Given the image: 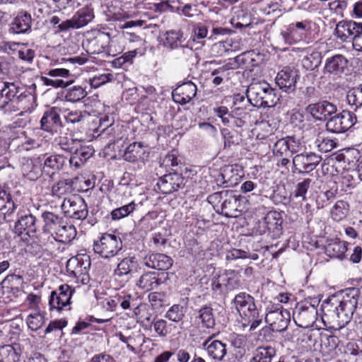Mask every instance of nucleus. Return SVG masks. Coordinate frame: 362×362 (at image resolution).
Returning <instances> with one entry per match:
<instances>
[{
	"mask_svg": "<svg viewBox=\"0 0 362 362\" xmlns=\"http://www.w3.org/2000/svg\"><path fill=\"white\" fill-rule=\"evenodd\" d=\"M361 30H362V23L343 20L337 24L334 35L342 41H346L348 39H351L353 41Z\"/></svg>",
	"mask_w": 362,
	"mask_h": 362,
	"instance_id": "nucleus-13",
	"label": "nucleus"
},
{
	"mask_svg": "<svg viewBox=\"0 0 362 362\" xmlns=\"http://www.w3.org/2000/svg\"><path fill=\"white\" fill-rule=\"evenodd\" d=\"M185 316L183 306L175 304L171 306L165 313V317L173 322H179L182 320Z\"/></svg>",
	"mask_w": 362,
	"mask_h": 362,
	"instance_id": "nucleus-49",
	"label": "nucleus"
},
{
	"mask_svg": "<svg viewBox=\"0 0 362 362\" xmlns=\"http://www.w3.org/2000/svg\"><path fill=\"white\" fill-rule=\"evenodd\" d=\"M42 218L44 221L43 230L45 233H49L52 236L57 230L60 225L64 221L62 216L50 211H45L42 214Z\"/></svg>",
	"mask_w": 362,
	"mask_h": 362,
	"instance_id": "nucleus-32",
	"label": "nucleus"
},
{
	"mask_svg": "<svg viewBox=\"0 0 362 362\" xmlns=\"http://www.w3.org/2000/svg\"><path fill=\"white\" fill-rule=\"evenodd\" d=\"M75 264L76 265V267L75 270L72 272L75 276L77 274H83L87 272L86 267L83 268V264L80 262V260L78 257L70 259L68 261V267L74 266Z\"/></svg>",
	"mask_w": 362,
	"mask_h": 362,
	"instance_id": "nucleus-59",
	"label": "nucleus"
},
{
	"mask_svg": "<svg viewBox=\"0 0 362 362\" xmlns=\"http://www.w3.org/2000/svg\"><path fill=\"white\" fill-rule=\"evenodd\" d=\"M87 95L86 90L80 86H74L65 90V98L67 101L76 103L84 98Z\"/></svg>",
	"mask_w": 362,
	"mask_h": 362,
	"instance_id": "nucleus-44",
	"label": "nucleus"
},
{
	"mask_svg": "<svg viewBox=\"0 0 362 362\" xmlns=\"http://www.w3.org/2000/svg\"><path fill=\"white\" fill-rule=\"evenodd\" d=\"M197 324H202L203 327L213 328L215 325V319L212 308L209 306H204L199 310V315L196 317Z\"/></svg>",
	"mask_w": 362,
	"mask_h": 362,
	"instance_id": "nucleus-37",
	"label": "nucleus"
},
{
	"mask_svg": "<svg viewBox=\"0 0 362 362\" xmlns=\"http://www.w3.org/2000/svg\"><path fill=\"white\" fill-rule=\"evenodd\" d=\"M14 230L18 235L23 233L29 236L33 235L36 232V218L30 213L21 214L15 223Z\"/></svg>",
	"mask_w": 362,
	"mask_h": 362,
	"instance_id": "nucleus-25",
	"label": "nucleus"
},
{
	"mask_svg": "<svg viewBox=\"0 0 362 362\" xmlns=\"http://www.w3.org/2000/svg\"><path fill=\"white\" fill-rule=\"evenodd\" d=\"M197 94V86L192 82L185 83L172 92V97L176 103L185 105L192 100Z\"/></svg>",
	"mask_w": 362,
	"mask_h": 362,
	"instance_id": "nucleus-19",
	"label": "nucleus"
},
{
	"mask_svg": "<svg viewBox=\"0 0 362 362\" xmlns=\"http://www.w3.org/2000/svg\"><path fill=\"white\" fill-rule=\"evenodd\" d=\"M86 114L85 112H83L79 110H69L64 117L67 122L75 124L83 120Z\"/></svg>",
	"mask_w": 362,
	"mask_h": 362,
	"instance_id": "nucleus-56",
	"label": "nucleus"
},
{
	"mask_svg": "<svg viewBox=\"0 0 362 362\" xmlns=\"http://www.w3.org/2000/svg\"><path fill=\"white\" fill-rule=\"evenodd\" d=\"M221 42L227 52L240 50V45L237 40L227 39L224 41H221Z\"/></svg>",
	"mask_w": 362,
	"mask_h": 362,
	"instance_id": "nucleus-60",
	"label": "nucleus"
},
{
	"mask_svg": "<svg viewBox=\"0 0 362 362\" xmlns=\"http://www.w3.org/2000/svg\"><path fill=\"white\" fill-rule=\"evenodd\" d=\"M318 150L320 152L327 153L337 147V143L335 139L325 136L323 134L319 133L315 141Z\"/></svg>",
	"mask_w": 362,
	"mask_h": 362,
	"instance_id": "nucleus-42",
	"label": "nucleus"
},
{
	"mask_svg": "<svg viewBox=\"0 0 362 362\" xmlns=\"http://www.w3.org/2000/svg\"><path fill=\"white\" fill-rule=\"evenodd\" d=\"M194 35L196 36L197 38L203 39L206 37L208 30H207L206 26L204 25V24L198 23L195 26V28L194 29Z\"/></svg>",
	"mask_w": 362,
	"mask_h": 362,
	"instance_id": "nucleus-64",
	"label": "nucleus"
},
{
	"mask_svg": "<svg viewBox=\"0 0 362 362\" xmlns=\"http://www.w3.org/2000/svg\"><path fill=\"white\" fill-rule=\"evenodd\" d=\"M122 249V242L120 238L115 235L103 234L93 243L94 252L105 259L116 256Z\"/></svg>",
	"mask_w": 362,
	"mask_h": 362,
	"instance_id": "nucleus-5",
	"label": "nucleus"
},
{
	"mask_svg": "<svg viewBox=\"0 0 362 362\" xmlns=\"http://www.w3.org/2000/svg\"><path fill=\"white\" fill-rule=\"evenodd\" d=\"M235 308L240 314L243 327L249 326V330H255L262 322L263 315H259L255 299L245 292L236 295L233 299Z\"/></svg>",
	"mask_w": 362,
	"mask_h": 362,
	"instance_id": "nucleus-2",
	"label": "nucleus"
},
{
	"mask_svg": "<svg viewBox=\"0 0 362 362\" xmlns=\"http://www.w3.org/2000/svg\"><path fill=\"white\" fill-rule=\"evenodd\" d=\"M183 181V178L177 173L168 174L159 179L157 186L163 194H170L182 187Z\"/></svg>",
	"mask_w": 362,
	"mask_h": 362,
	"instance_id": "nucleus-21",
	"label": "nucleus"
},
{
	"mask_svg": "<svg viewBox=\"0 0 362 362\" xmlns=\"http://www.w3.org/2000/svg\"><path fill=\"white\" fill-rule=\"evenodd\" d=\"M138 266L135 257H124L117 264L114 274L119 277L129 278L134 272H136Z\"/></svg>",
	"mask_w": 362,
	"mask_h": 362,
	"instance_id": "nucleus-29",
	"label": "nucleus"
},
{
	"mask_svg": "<svg viewBox=\"0 0 362 362\" xmlns=\"http://www.w3.org/2000/svg\"><path fill=\"white\" fill-rule=\"evenodd\" d=\"M250 103L257 107H273L279 100L275 90L265 81L252 83L247 89Z\"/></svg>",
	"mask_w": 362,
	"mask_h": 362,
	"instance_id": "nucleus-3",
	"label": "nucleus"
},
{
	"mask_svg": "<svg viewBox=\"0 0 362 362\" xmlns=\"http://www.w3.org/2000/svg\"><path fill=\"white\" fill-rule=\"evenodd\" d=\"M297 151L298 144L293 136L279 139L272 148L274 157H292Z\"/></svg>",
	"mask_w": 362,
	"mask_h": 362,
	"instance_id": "nucleus-16",
	"label": "nucleus"
},
{
	"mask_svg": "<svg viewBox=\"0 0 362 362\" xmlns=\"http://www.w3.org/2000/svg\"><path fill=\"white\" fill-rule=\"evenodd\" d=\"M26 322L30 329L37 330L43 325L45 322L44 317L41 313L35 312L34 313H31L28 316Z\"/></svg>",
	"mask_w": 362,
	"mask_h": 362,
	"instance_id": "nucleus-50",
	"label": "nucleus"
},
{
	"mask_svg": "<svg viewBox=\"0 0 362 362\" xmlns=\"http://www.w3.org/2000/svg\"><path fill=\"white\" fill-rule=\"evenodd\" d=\"M72 290L69 285L64 284L59 287L57 291L51 293L49 303L50 308L61 310L70 305Z\"/></svg>",
	"mask_w": 362,
	"mask_h": 362,
	"instance_id": "nucleus-12",
	"label": "nucleus"
},
{
	"mask_svg": "<svg viewBox=\"0 0 362 362\" xmlns=\"http://www.w3.org/2000/svg\"><path fill=\"white\" fill-rule=\"evenodd\" d=\"M143 153V144L141 142H134L126 148L123 158L128 162H135L141 158Z\"/></svg>",
	"mask_w": 362,
	"mask_h": 362,
	"instance_id": "nucleus-39",
	"label": "nucleus"
},
{
	"mask_svg": "<svg viewBox=\"0 0 362 362\" xmlns=\"http://www.w3.org/2000/svg\"><path fill=\"white\" fill-rule=\"evenodd\" d=\"M210 202H217L216 210L228 218H236L241 214L240 209V196L236 195L232 190H223L214 193L209 197Z\"/></svg>",
	"mask_w": 362,
	"mask_h": 362,
	"instance_id": "nucleus-4",
	"label": "nucleus"
},
{
	"mask_svg": "<svg viewBox=\"0 0 362 362\" xmlns=\"http://www.w3.org/2000/svg\"><path fill=\"white\" fill-rule=\"evenodd\" d=\"M356 122V115L348 110H343L327 120L326 129L328 132L339 134L349 129Z\"/></svg>",
	"mask_w": 362,
	"mask_h": 362,
	"instance_id": "nucleus-7",
	"label": "nucleus"
},
{
	"mask_svg": "<svg viewBox=\"0 0 362 362\" xmlns=\"http://www.w3.org/2000/svg\"><path fill=\"white\" fill-rule=\"evenodd\" d=\"M23 176L30 180H36L40 177L42 172L32 160H27L22 167Z\"/></svg>",
	"mask_w": 362,
	"mask_h": 362,
	"instance_id": "nucleus-41",
	"label": "nucleus"
},
{
	"mask_svg": "<svg viewBox=\"0 0 362 362\" xmlns=\"http://www.w3.org/2000/svg\"><path fill=\"white\" fill-rule=\"evenodd\" d=\"M76 235V230L74 226L64 221L52 237L55 240L65 243L71 242Z\"/></svg>",
	"mask_w": 362,
	"mask_h": 362,
	"instance_id": "nucleus-33",
	"label": "nucleus"
},
{
	"mask_svg": "<svg viewBox=\"0 0 362 362\" xmlns=\"http://www.w3.org/2000/svg\"><path fill=\"white\" fill-rule=\"evenodd\" d=\"M277 214L276 212H269L264 218V223L266 225V228L269 230H274L279 225Z\"/></svg>",
	"mask_w": 362,
	"mask_h": 362,
	"instance_id": "nucleus-55",
	"label": "nucleus"
},
{
	"mask_svg": "<svg viewBox=\"0 0 362 362\" xmlns=\"http://www.w3.org/2000/svg\"><path fill=\"white\" fill-rule=\"evenodd\" d=\"M136 285L141 289L149 291L160 285V280L155 272H146L138 280Z\"/></svg>",
	"mask_w": 362,
	"mask_h": 362,
	"instance_id": "nucleus-35",
	"label": "nucleus"
},
{
	"mask_svg": "<svg viewBox=\"0 0 362 362\" xmlns=\"http://www.w3.org/2000/svg\"><path fill=\"white\" fill-rule=\"evenodd\" d=\"M244 257H245V250L233 249L227 252L226 259L227 260H233L237 259H244Z\"/></svg>",
	"mask_w": 362,
	"mask_h": 362,
	"instance_id": "nucleus-61",
	"label": "nucleus"
},
{
	"mask_svg": "<svg viewBox=\"0 0 362 362\" xmlns=\"http://www.w3.org/2000/svg\"><path fill=\"white\" fill-rule=\"evenodd\" d=\"M185 39L183 38V33L182 31L169 30L165 33L163 45L170 49L181 47L183 50L187 49L189 52L192 53V50L191 49L182 45Z\"/></svg>",
	"mask_w": 362,
	"mask_h": 362,
	"instance_id": "nucleus-30",
	"label": "nucleus"
},
{
	"mask_svg": "<svg viewBox=\"0 0 362 362\" xmlns=\"http://www.w3.org/2000/svg\"><path fill=\"white\" fill-rule=\"evenodd\" d=\"M224 140V148L230 147L232 144H238L239 138L236 132H231L228 129L221 130Z\"/></svg>",
	"mask_w": 362,
	"mask_h": 362,
	"instance_id": "nucleus-53",
	"label": "nucleus"
},
{
	"mask_svg": "<svg viewBox=\"0 0 362 362\" xmlns=\"http://www.w3.org/2000/svg\"><path fill=\"white\" fill-rule=\"evenodd\" d=\"M62 209L68 216L72 218L83 220L88 216V207L81 197L64 199Z\"/></svg>",
	"mask_w": 362,
	"mask_h": 362,
	"instance_id": "nucleus-9",
	"label": "nucleus"
},
{
	"mask_svg": "<svg viewBox=\"0 0 362 362\" xmlns=\"http://www.w3.org/2000/svg\"><path fill=\"white\" fill-rule=\"evenodd\" d=\"M298 74L288 67L284 68L277 74L275 81L283 91L291 93L295 90Z\"/></svg>",
	"mask_w": 362,
	"mask_h": 362,
	"instance_id": "nucleus-18",
	"label": "nucleus"
},
{
	"mask_svg": "<svg viewBox=\"0 0 362 362\" xmlns=\"http://www.w3.org/2000/svg\"><path fill=\"white\" fill-rule=\"evenodd\" d=\"M136 204L134 202L125 204L121 207L115 209L112 211L111 216L113 220H119L122 218L126 217L135 209Z\"/></svg>",
	"mask_w": 362,
	"mask_h": 362,
	"instance_id": "nucleus-47",
	"label": "nucleus"
},
{
	"mask_svg": "<svg viewBox=\"0 0 362 362\" xmlns=\"http://www.w3.org/2000/svg\"><path fill=\"white\" fill-rule=\"evenodd\" d=\"M310 21H297L288 25L287 33L284 36L286 41L291 40L294 42H298L303 40L305 37L307 33L310 32Z\"/></svg>",
	"mask_w": 362,
	"mask_h": 362,
	"instance_id": "nucleus-17",
	"label": "nucleus"
},
{
	"mask_svg": "<svg viewBox=\"0 0 362 362\" xmlns=\"http://www.w3.org/2000/svg\"><path fill=\"white\" fill-rule=\"evenodd\" d=\"M40 124L42 129L45 131L57 132L62 127V122L57 108L52 107L49 111L45 112L40 120Z\"/></svg>",
	"mask_w": 362,
	"mask_h": 362,
	"instance_id": "nucleus-27",
	"label": "nucleus"
},
{
	"mask_svg": "<svg viewBox=\"0 0 362 362\" xmlns=\"http://www.w3.org/2000/svg\"><path fill=\"white\" fill-rule=\"evenodd\" d=\"M71 192L69 180H60L52 187V193L57 197Z\"/></svg>",
	"mask_w": 362,
	"mask_h": 362,
	"instance_id": "nucleus-51",
	"label": "nucleus"
},
{
	"mask_svg": "<svg viewBox=\"0 0 362 362\" xmlns=\"http://www.w3.org/2000/svg\"><path fill=\"white\" fill-rule=\"evenodd\" d=\"M8 90H4L2 89L0 90V109L4 110L6 106L9 104V103L14 98V97L18 93V86H11Z\"/></svg>",
	"mask_w": 362,
	"mask_h": 362,
	"instance_id": "nucleus-45",
	"label": "nucleus"
},
{
	"mask_svg": "<svg viewBox=\"0 0 362 362\" xmlns=\"http://www.w3.org/2000/svg\"><path fill=\"white\" fill-rule=\"evenodd\" d=\"M109 42V36L105 33H98L95 37L87 39L83 44L90 54H98L104 52Z\"/></svg>",
	"mask_w": 362,
	"mask_h": 362,
	"instance_id": "nucleus-22",
	"label": "nucleus"
},
{
	"mask_svg": "<svg viewBox=\"0 0 362 362\" xmlns=\"http://www.w3.org/2000/svg\"><path fill=\"white\" fill-rule=\"evenodd\" d=\"M94 17L93 9L88 7H84L78 10L72 17L73 23L76 28H80L86 25Z\"/></svg>",
	"mask_w": 362,
	"mask_h": 362,
	"instance_id": "nucleus-36",
	"label": "nucleus"
},
{
	"mask_svg": "<svg viewBox=\"0 0 362 362\" xmlns=\"http://www.w3.org/2000/svg\"><path fill=\"white\" fill-rule=\"evenodd\" d=\"M317 310L313 306H298L293 311V320L300 327L313 326L317 320Z\"/></svg>",
	"mask_w": 362,
	"mask_h": 362,
	"instance_id": "nucleus-14",
	"label": "nucleus"
},
{
	"mask_svg": "<svg viewBox=\"0 0 362 362\" xmlns=\"http://www.w3.org/2000/svg\"><path fill=\"white\" fill-rule=\"evenodd\" d=\"M42 81H43V83L46 86H50L54 88H60V87H67L70 85L71 83L65 82L62 79L59 78H55L52 79L47 78L45 76L42 77Z\"/></svg>",
	"mask_w": 362,
	"mask_h": 362,
	"instance_id": "nucleus-57",
	"label": "nucleus"
},
{
	"mask_svg": "<svg viewBox=\"0 0 362 362\" xmlns=\"http://www.w3.org/2000/svg\"><path fill=\"white\" fill-rule=\"evenodd\" d=\"M18 56L22 60L30 62L34 58L35 52L31 49H21L18 51Z\"/></svg>",
	"mask_w": 362,
	"mask_h": 362,
	"instance_id": "nucleus-63",
	"label": "nucleus"
},
{
	"mask_svg": "<svg viewBox=\"0 0 362 362\" xmlns=\"http://www.w3.org/2000/svg\"><path fill=\"white\" fill-rule=\"evenodd\" d=\"M66 161V158L62 155H50L45 158L42 170L45 174L51 176L61 170Z\"/></svg>",
	"mask_w": 362,
	"mask_h": 362,
	"instance_id": "nucleus-26",
	"label": "nucleus"
},
{
	"mask_svg": "<svg viewBox=\"0 0 362 362\" xmlns=\"http://www.w3.org/2000/svg\"><path fill=\"white\" fill-rule=\"evenodd\" d=\"M151 325H153L155 332L160 337H165L172 332V324H168L165 320H158L151 322Z\"/></svg>",
	"mask_w": 362,
	"mask_h": 362,
	"instance_id": "nucleus-48",
	"label": "nucleus"
},
{
	"mask_svg": "<svg viewBox=\"0 0 362 362\" xmlns=\"http://www.w3.org/2000/svg\"><path fill=\"white\" fill-rule=\"evenodd\" d=\"M208 339L204 343L208 355L214 360L221 361L226 354V344L219 340H214L210 342Z\"/></svg>",
	"mask_w": 362,
	"mask_h": 362,
	"instance_id": "nucleus-34",
	"label": "nucleus"
},
{
	"mask_svg": "<svg viewBox=\"0 0 362 362\" xmlns=\"http://www.w3.org/2000/svg\"><path fill=\"white\" fill-rule=\"evenodd\" d=\"M322 160V157L313 152H305L296 155L292 160L295 170L300 174L314 170Z\"/></svg>",
	"mask_w": 362,
	"mask_h": 362,
	"instance_id": "nucleus-8",
	"label": "nucleus"
},
{
	"mask_svg": "<svg viewBox=\"0 0 362 362\" xmlns=\"http://www.w3.org/2000/svg\"><path fill=\"white\" fill-rule=\"evenodd\" d=\"M24 284L23 276L14 274L7 275L1 283L3 292L15 297L23 291Z\"/></svg>",
	"mask_w": 362,
	"mask_h": 362,
	"instance_id": "nucleus-20",
	"label": "nucleus"
},
{
	"mask_svg": "<svg viewBox=\"0 0 362 362\" xmlns=\"http://www.w3.org/2000/svg\"><path fill=\"white\" fill-rule=\"evenodd\" d=\"M276 355V350L272 346L259 347L250 362H272Z\"/></svg>",
	"mask_w": 362,
	"mask_h": 362,
	"instance_id": "nucleus-43",
	"label": "nucleus"
},
{
	"mask_svg": "<svg viewBox=\"0 0 362 362\" xmlns=\"http://www.w3.org/2000/svg\"><path fill=\"white\" fill-rule=\"evenodd\" d=\"M264 320L269 327H263L260 330V335L269 334L270 330L281 332L286 329L290 322V313L287 310L277 308L268 312L264 317Z\"/></svg>",
	"mask_w": 362,
	"mask_h": 362,
	"instance_id": "nucleus-6",
	"label": "nucleus"
},
{
	"mask_svg": "<svg viewBox=\"0 0 362 362\" xmlns=\"http://www.w3.org/2000/svg\"><path fill=\"white\" fill-rule=\"evenodd\" d=\"M348 60L342 54H336L328 58L323 69L325 75L335 79L341 76L347 68Z\"/></svg>",
	"mask_w": 362,
	"mask_h": 362,
	"instance_id": "nucleus-10",
	"label": "nucleus"
},
{
	"mask_svg": "<svg viewBox=\"0 0 362 362\" xmlns=\"http://www.w3.org/2000/svg\"><path fill=\"white\" fill-rule=\"evenodd\" d=\"M16 209L11 194L0 186V223L12 221Z\"/></svg>",
	"mask_w": 362,
	"mask_h": 362,
	"instance_id": "nucleus-15",
	"label": "nucleus"
},
{
	"mask_svg": "<svg viewBox=\"0 0 362 362\" xmlns=\"http://www.w3.org/2000/svg\"><path fill=\"white\" fill-rule=\"evenodd\" d=\"M163 295L158 292H153L148 295L149 302L154 309H158L163 305Z\"/></svg>",
	"mask_w": 362,
	"mask_h": 362,
	"instance_id": "nucleus-58",
	"label": "nucleus"
},
{
	"mask_svg": "<svg viewBox=\"0 0 362 362\" xmlns=\"http://www.w3.org/2000/svg\"><path fill=\"white\" fill-rule=\"evenodd\" d=\"M94 152L92 147L83 146L81 141L80 145L76 147V151L71 154L69 162L71 166L79 168L94 154Z\"/></svg>",
	"mask_w": 362,
	"mask_h": 362,
	"instance_id": "nucleus-28",
	"label": "nucleus"
},
{
	"mask_svg": "<svg viewBox=\"0 0 362 362\" xmlns=\"http://www.w3.org/2000/svg\"><path fill=\"white\" fill-rule=\"evenodd\" d=\"M337 106L327 100L310 104L306 107V111L315 119L320 121L328 119L329 117H331L333 114L337 112Z\"/></svg>",
	"mask_w": 362,
	"mask_h": 362,
	"instance_id": "nucleus-11",
	"label": "nucleus"
},
{
	"mask_svg": "<svg viewBox=\"0 0 362 362\" xmlns=\"http://www.w3.org/2000/svg\"><path fill=\"white\" fill-rule=\"evenodd\" d=\"M346 99L350 105L356 106V108L362 106V86L351 89L347 93Z\"/></svg>",
	"mask_w": 362,
	"mask_h": 362,
	"instance_id": "nucleus-46",
	"label": "nucleus"
},
{
	"mask_svg": "<svg viewBox=\"0 0 362 362\" xmlns=\"http://www.w3.org/2000/svg\"><path fill=\"white\" fill-rule=\"evenodd\" d=\"M349 211V204L344 200L337 201L331 210V216L333 220L340 221L344 219Z\"/></svg>",
	"mask_w": 362,
	"mask_h": 362,
	"instance_id": "nucleus-40",
	"label": "nucleus"
},
{
	"mask_svg": "<svg viewBox=\"0 0 362 362\" xmlns=\"http://www.w3.org/2000/svg\"><path fill=\"white\" fill-rule=\"evenodd\" d=\"M66 325V321L64 320L51 322L45 329V333H49L54 329H62Z\"/></svg>",
	"mask_w": 362,
	"mask_h": 362,
	"instance_id": "nucleus-62",
	"label": "nucleus"
},
{
	"mask_svg": "<svg viewBox=\"0 0 362 362\" xmlns=\"http://www.w3.org/2000/svg\"><path fill=\"white\" fill-rule=\"evenodd\" d=\"M310 179H305L303 182H299L296 186L295 197H301L303 201H306L305 194L310 187Z\"/></svg>",
	"mask_w": 362,
	"mask_h": 362,
	"instance_id": "nucleus-54",
	"label": "nucleus"
},
{
	"mask_svg": "<svg viewBox=\"0 0 362 362\" xmlns=\"http://www.w3.org/2000/svg\"><path fill=\"white\" fill-rule=\"evenodd\" d=\"M358 297V290L350 288L341 300L332 296L323 302L324 317L331 320L330 328L339 330L350 322L357 307Z\"/></svg>",
	"mask_w": 362,
	"mask_h": 362,
	"instance_id": "nucleus-1",
	"label": "nucleus"
},
{
	"mask_svg": "<svg viewBox=\"0 0 362 362\" xmlns=\"http://www.w3.org/2000/svg\"><path fill=\"white\" fill-rule=\"evenodd\" d=\"M31 25V16L27 12L21 13L12 22L9 32L16 34L25 33L30 30Z\"/></svg>",
	"mask_w": 362,
	"mask_h": 362,
	"instance_id": "nucleus-31",
	"label": "nucleus"
},
{
	"mask_svg": "<svg viewBox=\"0 0 362 362\" xmlns=\"http://www.w3.org/2000/svg\"><path fill=\"white\" fill-rule=\"evenodd\" d=\"M239 281L233 274V272H226L218 276L212 284L214 291L227 292L238 288Z\"/></svg>",
	"mask_w": 362,
	"mask_h": 362,
	"instance_id": "nucleus-23",
	"label": "nucleus"
},
{
	"mask_svg": "<svg viewBox=\"0 0 362 362\" xmlns=\"http://www.w3.org/2000/svg\"><path fill=\"white\" fill-rule=\"evenodd\" d=\"M144 264L149 268L158 270H168L173 265V259L164 254L153 253L145 256Z\"/></svg>",
	"mask_w": 362,
	"mask_h": 362,
	"instance_id": "nucleus-24",
	"label": "nucleus"
},
{
	"mask_svg": "<svg viewBox=\"0 0 362 362\" xmlns=\"http://www.w3.org/2000/svg\"><path fill=\"white\" fill-rule=\"evenodd\" d=\"M347 251V244L344 241L336 240L329 244L326 247V252L331 257L343 259L345 258V253Z\"/></svg>",
	"mask_w": 362,
	"mask_h": 362,
	"instance_id": "nucleus-38",
	"label": "nucleus"
},
{
	"mask_svg": "<svg viewBox=\"0 0 362 362\" xmlns=\"http://www.w3.org/2000/svg\"><path fill=\"white\" fill-rule=\"evenodd\" d=\"M81 141L77 139H68L67 138H59L58 145L60 148L71 154L76 151V147L80 145Z\"/></svg>",
	"mask_w": 362,
	"mask_h": 362,
	"instance_id": "nucleus-52",
	"label": "nucleus"
}]
</instances>
